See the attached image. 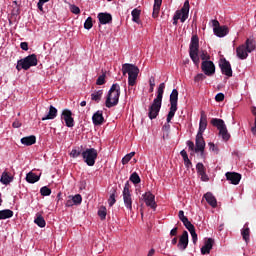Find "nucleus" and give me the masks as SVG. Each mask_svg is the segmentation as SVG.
<instances>
[{
  "label": "nucleus",
  "instance_id": "f257e3e1",
  "mask_svg": "<svg viewBox=\"0 0 256 256\" xmlns=\"http://www.w3.org/2000/svg\"><path fill=\"white\" fill-rule=\"evenodd\" d=\"M163 93H165V82H162L159 85L157 96L149 107V119H157V115H159V111H161V105L163 103Z\"/></svg>",
  "mask_w": 256,
  "mask_h": 256
},
{
  "label": "nucleus",
  "instance_id": "f03ea898",
  "mask_svg": "<svg viewBox=\"0 0 256 256\" xmlns=\"http://www.w3.org/2000/svg\"><path fill=\"white\" fill-rule=\"evenodd\" d=\"M119 97H121V86H119V84H113L106 97V107L111 109V107L118 105Z\"/></svg>",
  "mask_w": 256,
  "mask_h": 256
},
{
  "label": "nucleus",
  "instance_id": "7ed1b4c3",
  "mask_svg": "<svg viewBox=\"0 0 256 256\" xmlns=\"http://www.w3.org/2000/svg\"><path fill=\"white\" fill-rule=\"evenodd\" d=\"M122 73L128 75V85L134 87L137 83V77H139V67L129 63L123 64Z\"/></svg>",
  "mask_w": 256,
  "mask_h": 256
},
{
  "label": "nucleus",
  "instance_id": "20e7f679",
  "mask_svg": "<svg viewBox=\"0 0 256 256\" xmlns=\"http://www.w3.org/2000/svg\"><path fill=\"white\" fill-rule=\"evenodd\" d=\"M189 55L190 59L193 61L194 65L199 67V36L193 35L191 37L190 46H189Z\"/></svg>",
  "mask_w": 256,
  "mask_h": 256
},
{
  "label": "nucleus",
  "instance_id": "39448f33",
  "mask_svg": "<svg viewBox=\"0 0 256 256\" xmlns=\"http://www.w3.org/2000/svg\"><path fill=\"white\" fill-rule=\"evenodd\" d=\"M37 63V55L31 54L23 59L18 60L16 69L17 71H21V69H24V71H28V69H31V67H37Z\"/></svg>",
  "mask_w": 256,
  "mask_h": 256
},
{
  "label": "nucleus",
  "instance_id": "423d86ee",
  "mask_svg": "<svg viewBox=\"0 0 256 256\" xmlns=\"http://www.w3.org/2000/svg\"><path fill=\"white\" fill-rule=\"evenodd\" d=\"M211 125L218 129L219 135L222 137L223 141H229V139H231V134H229L227 125H225V121H223V119L214 118L211 120Z\"/></svg>",
  "mask_w": 256,
  "mask_h": 256
},
{
  "label": "nucleus",
  "instance_id": "0eeeda50",
  "mask_svg": "<svg viewBox=\"0 0 256 256\" xmlns=\"http://www.w3.org/2000/svg\"><path fill=\"white\" fill-rule=\"evenodd\" d=\"M177 101H179V91L177 89H173L170 94V110L167 115V123H171V120L175 117V113H177Z\"/></svg>",
  "mask_w": 256,
  "mask_h": 256
},
{
  "label": "nucleus",
  "instance_id": "6e6552de",
  "mask_svg": "<svg viewBox=\"0 0 256 256\" xmlns=\"http://www.w3.org/2000/svg\"><path fill=\"white\" fill-rule=\"evenodd\" d=\"M178 19H180L181 23H185L189 19V0H186L181 10L176 11L174 14L173 25H177Z\"/></svg>",
  "mask_w": 256,
  "mask_h": 256
},
{
  "label": "nucleus",
  "instance_id": "1a4fd4ad",
  "mask_svg": "<svg viewBox=\"0 0 256 256\" xmlns=\"http://www.w3.org/2000/svg\"><path fill=\"white\" fill-rule=\"evenodd\" d=\"M97 155V150L95 148H87L82 152V158L88 167H93V165H95Z\"/></svg>",
  "mask_w": 256,
  "mask_h": 256
},
{
  "label": "nucleus",
  "instance_id": "9d476101",
  "mask_svg": "<svg viewBox=\"0 0 256 256\" xmlns=\"http://www.w3.org/2000/svg\"><path fill=\"white\" fill-rule=\"evenodd\" d=\"M129 182H126L122 191L124 205L128 211H133V198L131 197Z\"/></svg>",
  "mask_w": 256,
  "mask_h": 256
},
{
  "label": "nucleus",
  "instance_id": "9b49d317",
  "mask_svg": "<svg viewBox=\"0 0 256 256\" xmlns=\"http://www.w3.org/2000/svg\"><path fill=\"white\" fill-rule=\"evenodd\" d=\"M212 25L214 27L213 32L216 37H225L229 34V28L227 26H219V21L212 20Z\"/></svg>",
  "mask_w": 256,
  "mask_h": 256
},
{
  "label": "nucleus",
  "instance_id": "f8f14e48",
  "mask_svg": "<svg viewBox=\"0 0 256 256\" xmlns=\"http://www.w3.org/2000/svg\"><path fill=\"white\" fill-rule=\"evenodd\" d=\"M61 119L64 121L66 127H75V119H73V112L69 109H64L61 113Z\"/></svg>",
  "mask_w": 256,
  "mask_h": 256
},
{
  "label": "nucleus",
  "instance_id": "ddd939ff",
  "mask_svg": "<svg viewBox=\"0 0 256 256\" xmlns=\"http://www.w3.org/2000/svg\"><path fill=\"white\" fill-rule=\"evenodd\" d=\"M201 69L204 75L211 77V75H215V64L211 60H205L202 62Z\"/></svg>",
  "mask_w": 256,
  "mask_h": 256
},
{
  "label": "nucleus",
  "instance_id": "4468645a",
  "mask_svg": "<svg viewBox=\"0 0 256 256\" xmlns=\"http://www.w3.org/2000/svg\"><path fill=\"white\" fill-rule=\"evenodd\" d=\"M144 202L146 203L147 207L150 209H157V202H155V195L151 192H146L142 195Z\"/></svg>",
  "mask_w": 256,
  "mask_h": 256
},
{
  "label": "nucleus",
  "instance_id": "2eb2a0df",
  "mask_svg": "<svg viewBox=\"0 0 256 256\" xmlns=\"http://www.w3.org/2000/svg\"><path fill=\"white\" fill-rule=\"evenodd\" d=\"M219 65L223 75H226V77H233V69H231V63H229V61L222 59L220 60Z\"/></svg>",
  "mask_w": 256,
  "mask_h": 256
},
{
  "label": "nucleus",
  "instance_id": "dca6fc26",
  "mask_svg": "<svg viewBox=\"0 0 256 256\" xmlns=\"http://www.w3.org/2000/svg\"><path fill=\"white\" fill-rule=\"evenodd\" d=\"M188 245H189V233L187 231H183L182 235L179 238L177 247L180 251H185Z\"/></svg>",
  "mask_w": 256,
  "mask_h": 256
},
{
  "label": "nucleus",
  "instance_id": "f3484780",
  "mask_svg": "<svg viewBox=\"0 0 256 256\" xmlns=\"http://www.w3.org/2000/svg\"><path fill=\"white\" fill-rule=\"evenodd\" d=\"M226 180L231 183V185H239L241 182V174L236 172H226L225 173Z\"/></svg>",
  "mask_w": 256,
  "mask_h": 256
},
{
  "label": "nucleus",
  "instance_id": "a211bd4d",
  "mask_svg": "<svg viewBox=\"0 0 256 256\" xmlns=\"http://www.w3.org/2000/svg\"><path fill=\"white\" fill-rule=\"evenodd\" d=\"M204 151H205V139H203V134H197L195 153H204Z\"/></svg>",
  "mask_w": 256,
  "mask_h": 256
},
{
  "label": "nucleus",
  "instance_id": "6ab92c4d",
  "mask_svg": "<svg viewBox=\"0 0 256 256\" xmlns=\"http://www.w3.org/2000/svg\"><path fill=\"white\" fill-rule=\"evenodd\" d=\"M205 129H207V114H205V111H201L199 130L197 134L203 135V133H205Z\"/></svg>",
  "mask_w": 256,
  "mask_h": 256
},
{
  "label": "nucleus",
  "instance_id": "aec40b11",
  "mask_svg": "<svg viewBox=\"0 0 256 256\" xmlns=\"http://www.w3.org/2000/svg\"><path fill=\"white\" fill-rule=\"evenodd\" d=\"M97 18H98L100 25H107V24L111 23V21H113V16H111V14L107 13V12L99 13Z\"/></svg>",
  "mask_w": 256,
  "mask_h": 256
},
{
  "label": "nucleus",
  "instance_id": "412c9836",
  "mask_svg": "<svg viewBox=\"0 0 256 256\" xmlns=\"http://www.w3.org/2000/svg\"><path fill=\"white\" fill-rule=\"evenodd\" d=\"M215 244V240L213 238H208L204 246L201 248L202 255H209L211 253V249H213V245Z\"/></svg>",
  "mask_w": 256,
  "mask_h": 256
},
{
  "label": "nucleus",
  "instance_id": "4be33fe9",
  "mask_svg": "<svg viewBox=\"0 0 256 256\" xmlns=\"http://www.w3.org/2000/svg\"><path fill=\"white\" fill-rule=\"evenodd\" d=\"M249 53L250 52L247 51V47L245 46V44H242L236 48V55L238 59H247V57H249Z\"/></svg>",
  "mask_w": 256,
  "mask_h": 256
},
{
  "label": "nucleus",
  "instance_id": "5701e85b",
  "mask_svg": "<svg viewBox=\"0 0 256 256\" xmlns=\"http://www.w3.org/2000/svg\"><path fill=\"white\" fill-rule=\"evenodd\" d=\"M105 122V118L103 117V111L98 110L97 112H95L92 116V123L93 125L97 126V125H103V123Z\"/></svg>",
  "mask_w": 256,
  "mask_h": 256
},
{
  "label": "nucleus",
  "instance_id": "b1692460",
  "mask_svg": "<svg viewBox=\"0 0 256 256\" xmlns=\"http://www.w3.org/2000/svg\"><path fill=\"white\" fill-rule=\"evenodd\" d=\"M196 171L197 174L201 177V181H209V176L205 172V165H203V163L199 162L196 164Z\"/></svg>",
  "mask_w": 256,
  "mask_h": 256
},
{
  "label": "nucleus",
  "instance_id": "393cba45",
  "mask_svg": "<svg viewBox=\"0 0 256 256\" xmlns=\"http://www.w3.org/2000/svg\"><path fill=\"white\" fill-rule=\"evenodd\" d=\"M55 117H57V108H55V106L51 105L49 107L48 113L42 117V121L52 120V119H55Z\"/></svg>",
  "mask_w": 256,
  "mask_h": 256
},
{
  "label": "nucleus",
  "instance_id": "a878e982",
  "mask_svg": "<svg viewBox=\"0 0 256 256\" xmlns=\"http://www.w3.org/2000/svg\"><path fill=\"white\" fill-rule=\"evenodd\" d=\"M203 197L206 200V202L208 203V205H211L213 207V209H215V207H217V198H215L213 193L207 192L206 194H204Z\"/></svg>",
  "mask_w": 256,
  "mask_h": 256
},
{
  "label": "nucleus",
  "instance_id": "bb28decb",
  "mask_svg": "<svg viewBox=\"0 0 256 256\" xmlns=\"http://www.w3.org/2000/svg\"><path fill=\"white\" fill-rule=\"evenodd\" d=\"M241 235H242V238L245 240V243H249L250 235H251V230L249 229V222H246L244 224V227L241 230Z\"/></svg>",
  "mask_w": 256,
  "mask_h": 256
},
{
  "label": "nucleus",
  "instance_id": "cd10ccee",
  "mask_svg": "<svg viewBox=\"0 0 256 256\" xmlns=\"http://www.w3.org/2000/svg\"><path fill=\"white\" fill-rule=\"evenodd\" d=\"M22 145H26V147H29L31 145H35L37 143V137L31 135L21 138Z\"/></svg>",
  "mask_w": 256,
  "mask_h": 256
},
{
  "label": "nucleus",
  "instance_id": "c85d7f7f",
  "mask_svg": "<svg viewBox=\"0 0 256 256\" xmlns=\"http://www.w3.org/2000/svg\"><path fill=\"white\" fill-rule=\"evenodd\" d=\"M244 45H245L247 51L250 53H253V51H255V49H256V41L252 37L248 38Z\"/></svg>",
  "mask_w": 256,
  "mask_h": 256
},
{
  "label": "nucleus",
  "instance_id": "c756f323",
  "mask_svg": "<svg viewBox=\"0 0 256 256\" xmlns=\"http://www.w3.org/2000/svg\"><path fill=\"white\" fill-rule=\"evenodd\" d=\"M162 3H163V0H154V7H153V13H152V17H154V19L159 17V11H161Z\"/></svg>",
  "mask_w": 256,
  "mask_h": 256
},
{
  "label": "nucleus",
  "instance_id": "7c9ffc66",
  "mask_svg": "<svg viewBox=\"0 0 256 256\" xmlns=\"http://www.w3.org/2000/svg\"><path fill=\"white\" fill-rule=\"evenodd\" d=\"M39 179H41V175H37L33 172H29L26 174V181L27 183H37V181H39Z\"/></svg>",
  "mask_w": 256,
  "mask_h": 256
},
{
  "label": "nucleus",
  "instance_id": "2f4dec72",
  "mask_svg": "<svg viewBox=\"0 0 256 256\" xmlns=\"http://www.w3.org/2000/svg\"><path fill=\"white\" fill-rule=\"evenodd\" d=\"M11 181H13V177L9 175V172L4 171L1 175L0 183H2V185H9Z\"/></svg>",
  "mask_w": 256,
  "mask_h": 256
},
{
  "label": "nucleus",
  "instance_id": "473e14b6",
  "mask_svg": "<svg viewBox=\"0 0 256 256\" xmlns=\"http://www.w3.org/2000/svg\"><path fill=\"white\" fill-rule=\"evenodd\" d=\"M102 98H103V90H95L91 94V101H94L95 103H99Z\"/></svg>",
  "mask_w": 256,
  "mask_h": 256
},
{
  "label": "nucleus",
  "instance_id": "72a5a7b5",
  "mask_svg": "<svg viewBox=\"0 0 256 256\" xmlns=\"http://www.w3.org/2000/svg\"><path fill=\"white\" fill-rule=\"evenodd\" d=\"M131 15H132V21L139 25V23H141V19H140L141 10L135 8V9L132 10Z\"/></svg>",
  "mask_w": 256,
  "mask_h": 256
},
{
  "label": "nucleus",
  "instance_id": "f704fd0d",
  "mask_svg": "<svg viewBox=\"0 0 256 256\" xmlns=\"http://www.w3.org/2000/svg\"><path fill=\"white\" fill-rule=\"evenodd\" d=\"M13 217V211L10 209L0 210V221L5 219H11Z\"/></svg>",
  "mask_w": 256,
  "mask_h": 256
},
{
  "label": "nucleus",
  "instance_id": "c9c22d12",
  "mask_svg": "<svg viewBox=\"0 0 256 256\" xmlns=\"http://www.w3.org/2000/svg\"><path fill=\"white\" fill-rule=\"evenodd\" d=\"M34 223L36 225H38V227H45V225H47V222H45V218H43V216H41V214L37 213L36 214V218L34 219Z\"/></svg>",
  "mask_w": 256,
  "mask_h": 256
},
{
  "label": "nucleus",
  "instance_id": "e433bc0d",
  "mask_svg": "<svg viewBox=\"0 0 256 256\" xmlns=\"http://www.w3.org/2000/svg\"><path fill=\"white\" fill-rule=\"evenodd\" d=\"M133 157H135V152H130L129 154H126L122 158V165H127V163H129L131 159H133Z\"/></svg>",
  "mask_w": 256,
  "mask_h": 256
},
{
  "label": "nucleus",
  "instance_id": "4c0bfd02",
  "mask_svg": "<svg viewBox=\"0 0 256 256\" xmlns=\"http://www.w3.org/2000/svg\"><path fill=\"white\" fill-rule=\"evenodd\" d=\"M130 181L134 183V185H138V183H141V178L139 177V174H137V172H134L130 176Z\"/></svg>",
  "mask_w": 256,
  "mask_h": 256
},
{
  "label": "nucleus",
  "instance_id": "58836bf2",
  "mask_svg": "<svg viewBox=\"0 0 256 256\" xmlns=\"http://www.w3.org/2000/svg\"><path fill=\"white\" fill-rule=\"evenodd\" d=\"M184 227H186V229L189 231V233L191 231H195V226L191 223V221H189L188 219H185L184 222H182Z\"/></svg>",
  "mask_w": 256,
  "mask_h": 256
},
{
  "label": "nucleus",
  "instance_id": "ea45409f",
  "mask_svg": "<svg viewBox=\"0 0 256 256\" xmlns=\"http://www.w3.org/2000/svg\"><path fill=\"white\" fill-rule=\"evenodd\" d=\"M98 216L100 217V219L102 221H105L106 217H107V208L105 207H101L99 210H98Z\"/></svg>",
  "mask_w": 256,
  "mask_h": 256
},
{
  "label": "nucleus",
  "instance_id": "a19ab883",
  "mask_svg": "<svg viewBox=\"0 0 256 256\" xmlns=\"http://www.w3.org/2000/svg\"><path fill=\"white\" fill-rule=\"evenodd\" d=\"M92 28H93V18L88 17L84 22V29H87V31H89Z\"/></svg>",
  "mask_w": 256,
  "mask_h": 256
},
{
  "label": "nucleus",
  "instance_id": "79ce46f5",
  "mask_svg": "<svg viewBox=\"0 0 256 256\" xmlns=\"http://www.w3.org/2000/svg\"><path fill=\"white\" fill-rule=\"evenodd\" d=\"M40 195H42L43 197H49V195H51V189L47 186H43L40 189Z\"/></svg>",
  "mask_w": 256,
  "mask_h": 256
},
{
  "label": "nucleus",
  "instance_id": "37998d69",
  "mask_svg": "<svg viewBox=\"0 0 256 256\" xmlns=\"http://www.w3.org/2000/svg\"><path fill=\"white\" fill-rule=\"evenodd\" d=\"M72 201L74 203V205H81L83 198L81 197L80 194H76L74 196H71Z\"/></svg>",
  "mask_w": 256,
  "mask_h": 256
},
{
  "label": "nucleus",
  "instance_id": "c03bdc74",
  "mask_svg": "<svg viewBox=\"0 0 256 256\" xmlns=\"http://www.w3.org/2000/svg\"><path fill=\"white\" fill-rule=\"evenodd\" d=\"M80 155H82V153L80 152V150L77 149H72V151L70 152V157H72L73 159H77V157H79Z\"/></svg>",
  "mask_w": 256,
  "mask_h": 256
},
{
  "label": "nucleus",
  "instance_id": "a18cd8bd",
  "mask_svg": "<svg viewBox=\"0 0 256 256\" xmlns=\"http://www.w3.org/2000/svg\"><path fill=\"white\" fill-rule=\"evenodd\" d=\"M96 85H105V74H102L97 78Z\"/></svg>",
  "mask_w": 256,
  "mask_h": 256
},
{
  "label": "nucleus",
  "instance_id": "49530a36",
  "mask_svg": "<svg viewBox=\"0 0 256 256\" xmlns=\"http://www.w3.org/2000/svg\"><path fill=\"white\" fill-rule=\"evenodd\" d=\"M149 85H150V89L149 92L153 93L154 89H155V77H151L149 79Z\"/></svg>",
  "mask_w": 256,
  "mask_h": 256
},
{
  "label": "nucleus",
  "instance_id": "de8ad7c7",
  "mask_svg": "<svg viewBox=\"0 0 256 256\" xmlns=\"http://www.w3.org/2000/svg\"><path fill=\"white\" fill-rule=\"evenodd\" d=\"M70 11L71 13H74V15H79V13H81V9H79V7L75 5L70 6Z\"/></svg>",
  "mask_w": 256,
  "mask_h": 256
},
{
  "label": "nucleus",
  "instance_id": "09e8293b",
  "mask_svg": "<svg viewBox=\"0 0 256 256\" xmlns=\"http://www.w3.org/2000/svg\"><path fill=\"white\" fill-rule=\"evenodd\" d=\"M204 79H206V77H205V75L203 73L197 74L194 77L195 83H199V81H204Z\"/></svg>",
  "mask_w": 256,
  "mask_h": 256
},
{
  "label": "nucleus",
  "instance_id": "8fccbe9b",
  "mask_svg": "<svg viewBox=\"0 0 256 256\" xmlns=\"http://www.w3.org/2000/svg\"><path fill=\"white\" fill-rule=\"evenodd\" d=\"M117 200L115 199V193L111 194L108 199V205L109 207H113V204L116 203Z\"/></svg>",
  "mask_w": 256,
  "mask_h": 256
},
{
  "label": "nucleus",
  "instance_id": "3c124183",
  "mask_svg": "<svg viewBox=\"0 0 256 256\" xmlns=\"http://www.w3.org/2000/svg\"><path fill=\"white\" fill-rule=\"evenodd\" d=\"M45 3H49V0H39L38 3H37L38 9L42 13H43V5H45Z\"/></svg>",
  "mask_w": 256,
  "mask_h": 256
},
{
  "label": "nucleus",
  "instance_id": "603ef678",
  "mask_svg": "<svg viewBox=\"0 0 256 256\" xmlns=\"http://www.w3.org/2000/svg\"><path fill=\"white\" fill-rule=\"evenodd\" d=\"M183 161L186 169H191V167H193V163H191L189 158H184Z\"/></svg>",
  "mask_w": 256,
  "mask_h": 256
},
{
  "label": "nucleus",
  "instance_id": "864d4df0",
  "mask_svg": "<svg viewBox=\"0 0 256 256\" xmlns=\"http://www.w3.org/2000/svg\"><path fill=\"white\" fill-rule=\"evenodd\" d=\"M224 99H225V94L223 93H218L215 96V101H217L218 103H220L221 101H224Z\"/></svg>",
  "mask_w": 256,
  "mask_h": 256
},
{
  "label": "nucleus",
  "instance_id": "5fc2aeb1",
  "mask_svg": "<svg viewBox=\"0 0 256 256\" xmlns=\"http://www.w3.org/2000/svg\"><path fill=\"white\" fill-rule=\"evenodd\" d=\"M186 145H187L189 151H195V143H193V141L188 140V141L186 142Z\"/></svg>",
  "mask_w": 256,
  "mask_h": 256
},
{
  "label": "nucleus",
  "instance_id": "6e6d98bb",
  "mask_svg": "<svg viewBox=\"0 0 256 256\" xmlns=\"http://www.w3.org/2000/svg\"><path fill=\"white\" fill-rule=\"evenodd\" d=\"M178 217L182 223L185 221V219H188L187 216H185V212L183 210H180L178 213Z\"/></svg>",
  "mask_w": 256,
  "mask_h": 256
},
{
  "label": "nucleus",
  "instance_id": "4d7b16f0",
  "mask_svg": "<svg viewBox=\"0 0 256 256\" xmlns=\"http://www.w3.org/2000/svg\"><path fill=\"white\" fill-rule=\"evenodd\" d=\"M190 235H191L192 241L195 245V243H197V232H195V230H192V231H190Z\"/></svg>",
  "mask_w": 256,
  "mask_h": 256
},
{
  "label": "nucleus",
  "instance_id": "13d9d810",
  "mask_svg": "<svg viewBox=\"0 0 256 256\" xmlns=\"http://www.w3.org/2000/svg\"><path fill=\"white\" fill-rule=\"evenodd\" d=\"M20 48L22 51H29V44L27 42H21Z\"/></svg>",
  "mask_w": 256,
  "mask_h": 256
},
{
  "label": "nucleus",
  "instance_id": "bf43d9fd",
  "mask_svg": "<svg viewBox=\"0 0 256 256\" xmlns=\"http://www.w3.org/2000/svg\"><path fill=\"white\" fill-rule=\"evenodd\" d=\"M202 61H209V54L207 52L203 51L202 54L200 55Z\"/></svg>",
  "mask_w": 256,
  "mask_h": 256
},
{
  "label": "nucleus",
  "instance_id": "052dcab7",
  "mask_svg": "<svg viewBox=\"0 0 256 256\" xmlns=\"http://www.w3.org/2000/svg\"><path fill=\"white\" fill-rule=\"evenodd\" d=\"M73 205H75V202H73V199L69 196V199L66 201V207H73Z\"/></svg>",
  "mask_w": 256,
  "mask_h": 256
},
{
  "label": "nucleus",
  "instance_id": "680f3d73",
  "mask_svg": "<svg viewBox=\"0 0 256 256\" xmlns=\"http://www.w3.org/2000/svg\"><path fill=\"white\" fill-rule=\"evenodd\" d=\"M12 127H14V129H19V127H21V122L19 120H15L12 123Z\"/></svg>",
  "mask_w": 256,
  "mask_h": 256
},
{
  "label": "nucleus",
  "instance_id": "e2e57ef3",
  "mask_svg": "<svg viewBox=\"0 0 256 256\" xmlns=\"http://www.w3.org/2000/svg\"><path fill=\"white\" fill-rule=\"evenodd\" d=\"M177 231H178V228H177V227L173 228V229L170 231L171 237H176Z\"/></svg>",
  "mask_w": 256,
  "mask_h": 256
},
{
  "label": "nucleus",
  "instance_id": "0e129e2a",
  "mask_svg": "<svg viewBox=\"0 0 256 256\" xmlns=\"http://www.w3.org/2000/svg\"><path fill=\"white\" fill-rule=\"evenodd\" d=\"M180 155H181L182 159H187V158H189V156L187 155V151H185V150H182V151L180 152Z\"/></svg>",
  "mask_w": 256,
  "mask_h": 256
},
{
  "label": "nucleus",
  "instance_id": "69168bd1",
  "mask_svg": "<svg viewBox=\"0 0 256 256\" xmlns=\"http://www.w3.org/2000/svg\"><path fill=\"white\" fill-rule=\"evenodd\" d=\"M210 151H215V144L213 142L208 143Z\"/></svg>",
  "mask_w": 256,
  "mask_h": 256
},
{
  "label": "nucleus",
  "instance_id": "338daca9",
  "mask_svg": "<svg viewBox=\"0 0 256 256\" xmlns=\"http://www.w3.org/2000/svg\"><path fill=\"white\" fill-rule=\"evenodd\" d=\"M155 255V249H150V251L148 252V255L147 256H153Z\"/></svg>",
  "mask_w": 256,
  "mask_h": 256
},
{
  "label": "nucleus",
  "instance_id": "774afa93",
  "mask_svg": "<svg viewBox=\"0 0 256 256\" xmlns=\"http://www.w3.org/2000/svg\"><path fill=\"white\" fill-rule=\"evenodd\" d=\"M172 245H177V238L176 237L172 239Z\"/></svg>",
  "mask_w": 256,
  "mask_h": 256
}]
</instances>
